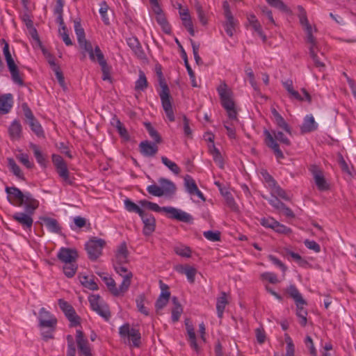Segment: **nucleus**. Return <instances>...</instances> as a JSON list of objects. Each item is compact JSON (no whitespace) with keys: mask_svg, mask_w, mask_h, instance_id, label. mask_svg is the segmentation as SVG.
<instances>
[{"mask_svg":"<svg viewBox=\"0 0 356 356\" xmlns=\"http://www.w3.org/2000/svg\"><path fill=\"white\" fill-rule=\"evenodd\" d=\"M224 127L227 130V136L230 138H236V130L235 127L233 124V123L229 120L224 122Z\"/></svg>","mask_w":356,"mask_h":356,"instance_id":"e2e57ef3","label":"nucleus"},{"mask_svg":"<svg viewBox=\"0 0 356 356\" xmlns=\"http://www.w3.org/2000/svg\"><path fill=\"white\" fill-rule=\"evenodd\" d=\"M267 3L282 12L289 13L290 11L289 8L284 3V2L281 0H266Z\"/></svg>","mask_w":356,"mask_h":356,"instance_id":"49530a36","label":"nucleus"},{"mask_svg":"<svg viewBox=\"0 0 356 356\" xmlns=\"http://www.w3.org/2000/svg\"><path fill=\"white\" fill-rule=\"evenodd\" d=\"M264 185L270 190L273 196L268 200L269 204L277 211H280L284 207V203L277 198V196L285 200H291V196L277 184L275 179H265Z\"/></svg>","mask_w":356,"mask_h":356,"instance_id":"f03ea898","label":"nucleus"},{"mask_svg":"<svg viewBox=\"0 0 356 356\" xmlns=\"http://www.w3.org/2000/svg\"><path fill=\"white\" fill-rule=\"evenodd\" d=\"M129 251L127 250V243H121L117 248L115 259L113 262V268L118 275L132 273L128 268L124 266L127 264Z\"/></svg>","mask_w":356,"mask_h":356,"instance_id":"423d86ee","label":"nucleus"},{"mask_svg":"<svg viewBox=\"0 0 356 356\" xmlns=\"http://www.w3.org/2000/svg\"><path fill=\"white\" fill-rule=\"evenodd\" d=\"M185 187L186 191L191 196L194 195V194L199 190L193 179H185Z\"/></svg>","mask_w":356,"mask_h":356,"instance_id":"6e6d98bb","label":"nucleus"},{"mask_svg":"<svg viewBox=\"0 0 356 356\" xmlns=\"http://www.w3.org/2000/svg\"><path fill=\"white\" fill-rule=\"evenodd\" d=\"M277 125L284 129L286 133L289 134H291V129L289 126V124L286 122L284 119L281 115L280 118H278L277 120H275Z\"/></svg>","mask_w":356,"mask_h":356,"instance_id":"338daca9","label":"nucleus"},{"mask_svg":"<svg viewBox=\"0 0 356 356\" xmlns=\"http://www.w3.org/2000/svg\"><path fill=\"white\" fill-rule=\"evenodd\" d=\"M51 159L52 162L54 166L56 167L59 176L61 177L62 178H67L68 170L63 159L60 155L55 154H52Z\"/></svg>","mask_w":356,"mask_h":356,"instance_id":"5701e85b","label":"nucleus"},{"mask_svg":"<svg viewBox=\"0 0 356 356\" xmlns=\"http://www.w3.org/2000/svg\"><path fill=\"white\" fill-rule=\"evenodd\" d=\"M39 327L42 329L47 328V331L42 332V338L47 341L53 338L52 333L54 331L56 324V318L45 308L42 307L38 315Z\"/></svg>","mask_w":356,"mask_h":356,"instance_id":"7ed1b4c3","label":"nucleus"},{"mask_svg":"<svg viewBox=\"0 0 356 356\" xmlns=\"http://www.w3.org/2000/svg\"><path fill=\"white\" fill-rule=\"evenodd\" d=\"M156 144L157 143H151L147 140L142 141L139 145L140 152L146 156H154L158 151Z\"/></svg>","mask_w":356,"mask_h":356,"instance_id":"7c9ffc66","label":"nucleus"},{"mask_svg":"<svg viewBox=\"0 0 356 356\" xmlns=\"http://www.w3.org/2000/svg\"><path fill=\"white\" fill-rule=\"evenodd\" d=\"M81 284L90 290H97L98 286L94 280L88 276L80 275L79 276Z\"/></svg>","mask_w":356,"mask_h":356,"instance_id":"e433bc0d","label":"nucleus"},{"mask_svg":"<svg viewBox=\"0 0 356 356\" xmlns=\"http://www.w3.org/2000/svg\"><path fill=\"white\" fill-rule=\"evenodd\" d=\"M140 204L143 207H147L149 209L156 212H161L162 211V207H159L157 204L154 202H151L147 200H141L140 201Z\"/></svg>","mask_w":356,"mask_h":356,"instance_id":"0e129e2a","label":"nucleus"},{"mask_svg":"<svg viewBox=\"0 0 356 356\" xmlns=\"http://www.w3.org/2000/svg\"><path fill=\"white\" fill-rule=\"evenodd\" d=\"M224 200L226 202V204L229 207V209L232 211H238V206L236 204L234 199L230 192H226V195H225V197H224Z\"/></svg>","mask_w":356,"mask_h":356,"instance_id":"5fc2aeb1","label":"nucleus"},{"mask_svg":"<svg viewBox=\"0 0 356 356\" xmlns=\"http://www.w3.org/2000/svg\"><path fill=\"white\" fill-rule=\"evenodd\" d=\"M119 275L122 278L119 287L116 286L115 282L112 277L107 275L102 277L108 290L115 296H123L128 291L133 277V273H129V275L122 273Z\"/></svg>","mask_w":356,"mask_h":356,"instance_id":"39448f33","label":"nucleus"},{"mask_svg":"<svg viewBox=\"0 0 356 356\" xmlns=\"http://www.w3.org/2000/svg\"><path fill=\"white\" fill-rule=\"evenodd\" d=\"M74 31L79 47L85 52L88 54L90 60H94L95 57L93 53L95 46L86 39L84 29L82 28L79 22H74Z\"/></svg>","mask_w":356,"mask_h":356,"instance_id":"6e6552de","label":"nucleus"},{"mask_svg":"<svg viewBox=\"0 0 356 356\" xmlns=\"http://www.w3.org/2000/svg\"><path fill=\"white\" fill-rule=\"evenodd\" d=\"M9 71L10 72L13 82L18 84L19 86H22L24 84V82L22 78L20 77L18 68L16 67Z\"/></svg>","mask_w":356,"mask_h":356,"instance_id":"69168bd1","label":"nucleus"},{"mask_svg":"<svg viewBox=\"0 0 356 356\" xmlns=\"http://www.w3.org/2000/svg\"><path fill=\"white\" fill-rule=\"evenodd\" d=\"M29 147L33 152L37 163L42 168H45L48 161L47 156L42 152L40 147L36 144L31 143Z\"/></svg>","mask_w":356,"mask_h":356,"instance_id":"cd10ccee","label":"nucleus"},{"mask_svg":"<svg viewBox=\"0 0 356 356\" xmlns=\"http://www.w3.org/2000/svg\"><path fill=\"white\" fill-rule=\"evenodd\" d=\"M13 105V97L8 93L0 96V113L7 114L10 112Z\"/></svg>","mask_w":356,"mask_h":356,"instance_id":"c756f323","label":"nucleus"},{"mask_svg":"<svg viewBox=\"0 0 356 356\" xmlns=\"http://www.w3.org/2000/svg\"><path fill=\"white\" fill-rule=\"evenodd\" d=\"M161 185L162 188H163V195H172L176 191L175 185L168 179H162Z\"/></svg>","mask_w":356,"mask_h":356,"instance_id":"a19ab883","label":"nucleus"},{"mask_svg":"<svg viewBox=\"0 0 356 356\" xmlns=\"http://www.w3.org/2000/svg\"><path fill=\"white\" fill-rule=\"evenodd\" d=\"M57 257L62 263H69L76 261L78 252L74 249L61 248L57 254Z\"/></svg>","mask_w":356,"mask_h":356,"instance_id":"aec40b11","label":"nucleus"},{"mask_svg":"<svg viewBox=\"0 0 356 356\" xmlns=\"http://www.w3.org/2000/svg\"><path fill=\"white\" fill-rule=\"evenodd\" d=\"M105 245V241L102 238L94 237L89 240L86 244V249L90 259L96 260L102 254Z\"/></svg>","mask_w":356,"mask_h":356,"instance_id":"9b49d317","label":"nucleus"},{"mask_svg":"<svg viewBox=\"0 0 356 356\" xmlns=\"http://www.w3.org/2000/svg\"><path fill=\"white\" fill-rule=\"evenodd\" d=\"M127 42L128 46L132 50L134 54L140 60H145L147 58L146 54L137 38L130 37L127 38Z\"/></svg>","mask_w":356,"mask_h":356,"instance_id":"412c9836","label":"nucleus"},{"mask_svg":"<svg viewBox=\"0 0 356 356\" xmlns=\"http://www.w3.org/2000/svg\"><path fill=\"white\" fill-rule=\"evenodd\" d=\"M144 224L143 233L146 236L150 235L155 230L156 220L154 217L149 213L144 212L140 216Z\"/></svg>","mask_w":356,"mask_h":356,"instance_id":"4be33fe9","label":"nucleus"},{"mask_svg":"<svg viewBox=\"0 0 356 356\" xmlns=\"http://www.w3.org/2000/svg\"><path fill=\"white\" fill-rule=\"evenodd\" d=\"M225 22L224 23V27L226 33L229 36H233L236 27L238 25V21L234 19V16L225 17Z\"/></svg>","mask_w":356,"mask_h":356,"instance_id":"2f4dec72","label":"nucleus"},{"mask_svg":"<svg viewBox=\"0 0 356 356\" xmlns=\"http://www.w3.org/2000/svg\"><path fill=\"white\" fill-rule=\"evenodd\" d=\"M145 127L150 137L154 140L155 143H159L161 138L157 131L151 125L150 123H145Z\"/></svg>","mask_w":356,"mask_h":356,"instance_id":"3c124183","label":"nucleus"},{"mask_svg":"<svg viewBox=\"0 0 356 356\" xmlns=\"http://www.w3.org/2000/svg\"><path fill=\"white\" fill-rule=\"evenodd\" d=\"M149 193L156 197H161L163 195V188L162 186H158L155 184L149 186L147 188Z\"/></svg>","mask_w":356,"mask_h":356,"instance_id":"680f3d73","label":"nucleus"},{"mask_svg":"<svg viewBox=\"0 0 356 356\" xmlns=\"http://www.w3.org/2000/svg\"><path fill=\"white\" fill-rule=\"evenodd\" d=\"M248 26H250L254 31L262 39L264 42L266 40V36L262 31L261 26L254 14H249L247 15Z\"/></svg>","mask_w":356,"mask_h":356,"instance_id":"bb28decb","label":"nucleus"},{"mask_svg":"<svg viewBox=\"0 0 356 356\" xmlns=\"http://www.w3.org/2000/svg\"><path fill=\"white\" fill-rule=\"evenodd\" d=\"M76 341L79 352L83 356H92L91 349L88 340L84 337L83 332L77 330L76 332Z\"/></svg>","mask_w":356,"mask_h":356,"instance_id":"a211bd4d","label":"nucleus"},{"mask_svg":"<svg viewBox=\"0 0 356 356\" xmlns=\"http://www.w3.org/2000/svg\"><path fill=\"white\" fill-rule=\"evenodd\" d=\"M311 46L309 47V54L312 58L313 59L314 64L316 67H318L321 71H323L325 68V64L320 60L318 58L316 51H315V47L316 44L314 45L312 44H310Z\"/></svg>","mask_w":356,"mask_h":356,"instance_id":"79ce46f5","label":"nucleus"},{"mask_svg":"<svg viewBox=\"0 0 356 356\" xmlns=\"http://www.w3.org/2000/svg\"><path fill=\"white\" fill-rule=\"evenodd\" d=\"M203 236L209 241L216 242L220 240V233L218 231H206L204 232Z\"/></svg>","mask_w":356,"mask_h":356,"instance_id":"bf43d9fd","label":"nucleus"},{"mask_svg":"<svg viewBox=\"0 0 356 356\" xmlns=\"http://www.w3.org/2000/svg\"><path fill=\"white\" fill-rule=\"evenodd\" d=\"M33 213L29 211L16 212L12 216L13 220L19 224L24 230H31L33 223Z\"/></svg>","mask_w":356,"mask_h":356,"instance_id":"dca6fc26","label":"nucleus"},{"mask_svg":"<svg viewBox=\"0 0 356 356\" xmlns=\"http://www.w3.org/2000/svg\"><path fill=\"white\" fill-rule=\"evenodd\" d=\"M161 211L168 214V218L184 222H189L193 219L188 213L172 207H163Z\"/></svg>","mask_w":356,"mask_h":356,"instance_id":"2eb2a0df","label":"nucleus"},{"mask_svg":"<svg viewBox=\"0 0 356 356\" xmlns=\"http://www.w3.org/2000/svg\"><path fill=\"white\" fill-rule=\"evenodd\" d=\"M119 334L123 339H128L131 341V346L138 348L140 346L141 335L140 332L133 327H131L129 324H124L120 327Z\"/></svg>","mask_w":356,"mask_h":356,"instance_id":"9d476101","label":"nucleus"},{"mask_svg":"<svg viewBox=\"0 0 356 356\" xmlns=\"http://www.w3.org/2000/svg\"><path fill=\"white\" fill-rule=\"evenodd\" d=\"M78 268V265L76 261L64 263L63 266V273L67 277L70 278L74 277Z\"/></svg>","mask_w":356,"mask_h":356,"instance_id":"4c0bfd02","label":"nucleus"},{"mask_svg":"<svg viewBox=\"0 0 356 356\" xmlns=\"http://www.w3.org/2000/svg\"><path fill=\"white\" fill-rule=\"evenodd\" d=\"M282 83L284 88L287 90L292 98L297 100L303 101V98L301 97L299 92L294 90L292 80L287 79Z\"/></svg>","mask_w":356,"mask_h":356,"instance_id":"c9c22d12","label":"nucleus"},{"mask_svg":"<svg viewBox=\"0 0 356 356\" xmlns=\"http://www.w3.org/2000/svg\"><path fill=\"white\" fill-rule=\"evenodd\" d=\"M285 252L286 256H290L300 266H304L307 264V262L303 258H302L299 254L296 253L290 250H286Z\"/></svg>","mask_w":356,"mask_h":356,"instance_id":"4d7b16f0","label":"nucleus"},{"mask_svg":"<svg viewBox=\"0 0 356 356\" xmlns=\"http://www.w3.org/2000/svg\"><path fill=\"white\" fill-rule=\"evenodd\" d=\"M99 14L102 17V19L104 23L106 25L109 24V18L107 15V12L108 10V6L106 1H102L99 4Z\"/></svg>","mask_w":356,"mask_h":356,"instance_id":"de8ad7c7","label":"nucleus"},{"mask_svg":"<svg viewBox=\"0 0 356 356\" xmlns=\"http://www.w3.org/2000/svg\"><path fill=\"white\" fill-rule=\"evenodd\" d=\"M59 34L61 36L63 41L67 46H71L72 44V42L70 38V35L67 33V29L65 26H63L59 29Z\"/></svg>","mask_w":356,"mask_h":356,"instance_id":"052dcab7","label":"nucleus"},{"mask_svg":"<svg viewBox=\"0 0 356 356\" xmlns=\"http://www.w3.org/2000/svg\"><path fill=\"white\" fill-rule=\"evenodd\" d=\"M264 134L265 136V142L266 145L273 150L277 159L279 161L283 159L284 154L280 149L279 145L277 143L276 140L280 141L284 145H289L291 143L289 139L284 136L282 131H273L272 132H270L265 129L264 131Z\"/></svg>","mask_w":356,"mask_h":356,"instance_id":"f257e3e1","label":"nucleus"},{"mask_svg":"<svg viewBox=\"0 0 356 356\" xmlns=\"http://www.w3.org/2000/svg\"><path fill=\"white\" fill-rule=\"evenodd\" d=\"M29 124L31 129V130L39 137L43 136L44 131L41 124L39 122L35 119L32 121L29 122Z\"/></svg>","mask_w":356,"mask_h":356,"instance_id":"8fccbe9b","label":"nucleus"},{"mask_svg":"<svg viewBox=\"0 0 356 356\" xmlns=\"http://www.w3.org/2000/svg\"><path fill=\"white\" fill-rule=\"evenodd\" d=\"M227 304L228 300L227 298V293L225 292H222L220 293V296L217 298L216 302L217 314L220 318L222 317L225 307Z\"/></svg>","mask_w":356,"mask_h":356,"instance_id":"473e14b6","label":"nucleus"},{"mask_svg":"<svg viewBox=\"0 0 356 356\" xmlns=\"http://www.w3.org/2000/svg\"><path fill=\"white\" fill-rule=\"evenodd\" d=\"M162 163L168 167L175 175H178L179 172V168L173 161H170L165 156L161 157Z\"/></svg>","mask_w":356,"mask_h":356,"instance_id":"09e8293b","label":"nucleus"},{"mask_svg":"<svg viewBox=\"0 0 356 356\" xmlns=\"http://www.w3.org/2000/svg\"><path fill=\"white\" fill-rule=\"evenodd\" d=\"M94 57L95 60H92V62H97L101 67L102 71V79L103 80H110V67L107 65V62L104 58V56L101 51L99 47L97 44L95 45L94 49Z\"/></svg>","mask_w":356,"mask_h":356,"instance_id":"4468645a","label":"nucleus"},{"mask_svg":"<svg viewBox=\"0 0 356 356\" xmlns=\"http://www.w3.org/2000/svg\"><path fill=\"white\" fill-rule=\"evenodd\" d=\"M24 206L25 211L31 213L35 212V211L39 207V202L33 197L32 194L30 193H24V196L22 202V207Z\"/></svg>","mask_w":356,"mask_h":356,"instance_id":"393cba45","label":"nucleus"},{"mask_svg":"<svg viewBox=\"0 0 356 356\" xmlns=\"http://www.w3.org/2000/svg\"><path fill=\"white\" fill-rule=\"evenodd\" d=\"M152 10L156 15V19L159 24L163 25L168 23L159 2L151 4Z\"/></svg>","mask_w":356,"mask_h":356,"instance_id":"f704fd0d","label":"nucleus"},{"mask_svg":"<svg viewBox=\"0 0 356 356\" xmlns=\"http://www.w3.org/2000/svg\"><path fill=\"white\" fill-rule=\"evenodd\" d=\"M187 333L188 336V339L190 341V345L192 348H193L196 352L199 351V346L196 341L195 333L194 331V328L191 325H188L186 323Z\"/></svg>","mask_w":356,"mask_h":356,"instance_id":"58836bf2","label":"nucleus"},{"mask_svg":"<svg viewBox=\"0 0 356 356\" xmlns=\"http://www.w3.org/2000/svg\"><path fill=\"white\" fill-rule=\"evenodd\" d=\"M159 96L161 98L162 107L168 120L170 122H174L175 118L170 100V91L168 86L165 83L161 84V90L159 92Z\"/></svg>","mask_w":356,"mask_h":356,"instance_id":"1a4fd4ad","label":"nucleus"},{"mask_svg":"<svg viewBox=\"0 0 356 356\" xmlns=\"http://www.w3.org/2000/svg\"><path fill=\"white\" fill-rule=\"evenodd\" d=\"M209 151H210V153L212 155L213 159L214 161L216 162V163L220 168H222L223 167V163H223V159H222L220 152L214 146L213 144L211 147H209Z\"/></svg>","mask_w":356,"mask_h":356,"instance_id":"37998d69","label":"nucleus"},{"mask_svg":"<svg viewBox=\"0 0 356 356\" xmlns=\"http://www.w3.org/2000/svg\"><path fill=\"white\" fill-rule=\"evenodd\" d=\"M91 309L108 321L111 318V312L108 305L104 302L99 295H90L88 298Z\"/></svg>","mask_w":356,"mask_h":356,"instance_id":"0eeeda50","label":"nucleus"},{"mask_svg":"<svg viewBox=\"0 0 356 356\" xmlns=\"http://www.w3.org/2000/svg\"><path fill=\"white\" fill-rule=\"evenodd\" d=\"M17 160L27 168H31L33 166V162L30 160L29 156L25 153H20L17 155Z\"/></svg>","mask_w":356,"mask_h":356,"instance_id":"603ef678","label":"nucleus"},{"mask_svg":"<svg viewBox=\"0 0 356 356\" xmlns=\"http://www.w3.org/2000/svg\"><path fill=\"white\" fill-rule=\"evenodd\" d=\"M58 305L70 322V326L74 327L80 323V318L76 315L74 309L70 304L63 299H59Z\"/></svg>","mask_w":356,"mask_h":356,"instance_id":"ddd939ff","label":"nucleus"},{"mask_svg":"<svg viewBox=\"0 0 356 356\" xmlns=\"http://www.w3.org/2000/svg\"><path fill=\"white\" fill-rule=\"evenodd\" d=\"M288 294L294 300L297 309L296 315L299 318V323L305 327L307 325V311L304 306L307 305V302L302 298V294L294 285H290L287 290Z\"/></svg>","mask_w":356,"mask_h":356,"instance_id":"20e7f679","label":"nucleus"},{"mask_svg":"<svg viewBox=\"0 0 356 356\" xmlns=\"http://www.w3.org/2000/svg\"><path fill=\"white\" fill-rule=\"evenodd\" d=\"M222 106L227 110L235 108L234 102L232 98V92L228 89L227 85L223 82L217 88Z\"/></svg>","mask_w":356,"mask_h":356,"instance_id":"f8f14e48","label":"nucleus"},{"mask_svg":"<svg viewBox=\"0 0 356 356\" xmlns=\"http://www.w3.org/2000/svg\"><path fill=\"white\" fill-rule=\"evenodd\" d=\"M41 220L49 231L54 233L60 232V227L59 226L58 222L56 219L49 217H44L41 218Z\"/></svg>","mask_w":356,"mask_h":356,"instance_id":"72a5a7b5","label":"nucleus"},{"mask_svg":"<svg viewBox=\"0 0 356 356\" xmlns=\"http://www.w3.org/2000/svg\"><path fill=\"white\" fill-rule=\"evenodd\" d=\"M8 134L11 140H18L22 134V127L18 120H14L8 127Z\"/></svg>","mask_w":356,"mask_h":356,"instance_id":"c85d7f7f","label":"nucleus"},{"mask_svg":"<svg viewBox=\"0 0 356 356\" xmlns=\"http://www.w3.org/2000/svg\"><path fill=\"white\" fill-rule=\"evenodd\" d=\"M6 191L8 193V200L10 204L15 207H22L24 193L15 187H6Z\"/></svg>","mask_w":356,"mask_h":356,"instance_id":"6ab92c4d","label":"nucleus"},{"mask_svg":"<svg viewBox=\"0 0 356 356\" xmlns=\"http://www.w3.org/2000/svg\"><path fill=\"white\" fill-rule=\"evenodd\" d=\"M8 167L16 177H21V170L19 167L15 163V161L12 159H8Z\"/></svg>","mask_w":356,"mask_h":356,"instance_id":"774afa93","label":"nucleus"},{"mask_svg":"<svg viewBox=\"0 0 356 356\" xmlns=\"http://www.w3.org/2000/svg\"><path fill=\"white\" fill-rule=\"evenodd\" d=\"M318 129V124L316 122L312 114L307 115L300 126V131L302 134L310 133Z\"/></svg>","mask_w":356,"mask_h":356,"instance_id":"a878e982","label":"nucleus"},{"mask_svg":"<svg viewBox=\"0 0 356 356\" xmlns=\"http://www.w3.org/2000/svg\"><path fill=\"white\" fill-rule=\"evenodd\" d=\"M161 293L155 303L156 311L162 309L168 302L170 293L168 291V285L161 282Z\"/></svg>","mask_w":356,"mask_h":356,"instance_id":"b1692460","label":"nucleus"},{"mask_svg":"<svg viewBox=\"0 0 356 356\" xmlns=\"http://www.w3.org/2000/svg\"><path fill=\"white\" fill-rule=\"evenodd\" d=\"M115 127L118 130V134L123 139H124L127 141L129 140L130 136L128 134V131L119 120H116Z\"/></svg>","mask_w":356,"mask_h":356,"instance_id":"864d4df0","label":"nucleus"},{"mask_svg":"<svg viewBox=\"0 0 356 356\" xmlns=\"http://www.w3.org/2000/svg\"><path fill=\"white\" fill-rule=\"evenodd\" d=\"M147 87V81L145 73L140 70L138 74V79L135 83V90L139 91H143Z\"/></svg>","mask_w":356,"mask_h":356,"instance_id":"ea45409f","label":"nucleus"},{"mask_svg":"<svg viewBox=\"0 0 356 356\" xmlns=\"http://www.w3.org/2000/svg\"><path fill=\"white\" fill-rule=\"evenodd\" d=\"M172 300L175 304V307L172 309V320L173 322H177L179 319L183 309L181 305L177 302L176 298H173Z\"/></svg>","mask_w":356,"mask_h":356,"instance_id":"c03bdc74","label":"nucleus"},{"mask_svg":"<svg viewBox=\"0 0 356 356\" xmlns=\"http://www.w3.org/2000/svg\"><path fill=\"white\" fill-rule=\"evenodd\" d=\"M175 252L177 254L184 257H190L191 255V250L187 246H177L175 248Z\"/></svg>","mask_w":356,"mask_h":356,"instance_id":"13d9d810","label":"nucleus"},{"mask_svg":"<svg viewBox=\"0 0 356 356\" xmlns=\"http://www.w3.org/2000/svg\"><path fill=\"white\" fill-rule=\"evenodd\" d=\"M124 207L128 211L137 213L139 216H141L145 212L129 199L124 200Z\"/></svg>","mask_w":356,"mask_h":356,"instance_id":"a18cd8bd","label":"nucleus"},{"mask_svg":"<svg viewBox=\"0 0 356 356\" xmlns=\"http://www.w3.org/2000/svg\"><path fill=\"white\" fill-rule=\"evenodd\" d=\"M298 10L300 11L299 13V19L301 25L304 27L306 33H307V40L309 44H315V38L312 35V27L309 24V21L307 17L306 11L302 6L298 7Z\"/></svg>","mask_w":356,"mask_h":356,"instance_id":"f3484780","label":"nucleus"}]
</instances>
